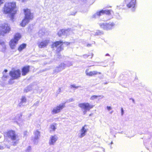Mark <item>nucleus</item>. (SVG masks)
Wrapping results in <instances>:
<instances>
[{
    "mask_svg": "<svg viewBox=\"0 0 152 152\" xmlns=\"http://www.w3.org/2000/svg\"><path fill=\"white\" fill-rule=\"evenodd\" d=\"M71 32L70 29L68 28L66 29H61L58 33V34L59 37L62 36H66L69 35Z\"/></svg>",
    "mask_w": 152,
    "mask_h": 152,
    "instance_id": "6",
    "label": "nucleus"
},
{
    "mask_svg": "<svg viewBox=\"0 0 152 152\" xmlns=\"http://www.w3.org/2000/svg\"><path fill=\"white\" fill-rule=\"evenodd\" d=\"M21 36L20 34L19 33H17L15 35L14 39H15L16 41L18 42V41L21 38Z\"/></svg>",
    "mask_w": 152,
    "mask_h": 152,
    "instance_id": "22",
    "label": "nucleus"
},
{
    "mask_svg": "<svg viewBox=\"0 0 152 152\" xmlns=\"http://www.w3.org/2000/svg\"><path fill=\"white\" fill-rule=\"evenodd\" d=\"M50 40L49 39H47L43 40L40 42L38 43V45L39 48H43L46 47L49 44Z\"/></svg>",
    "mask_w": 152,
    "mask_h": 152,
    "instance_id": "8",
    "label": "nucleus"
},
{
    "mask_svg": "<svg viewBox=\"0 0 152 152\" xmlns=\"http://www.w3.org/2000/svg\"><path fill=\"white\" fill-rule=\"evenodd\" d=\"M71 65H72V64H71L70 65H69V66H71Z\"/></svg>",
    "mask_w": 152,
    "mask_h": 152,
    "instance_id": "48",
    "label": "nucleus"
},
{
    "mask_svg": "<svg viewBox=\"0 0 152 152\" xmlns=\"http://www.w3.org/2000/svg\"><path fill=\"white\" fill-rule=\"evenodd\" d=\"M50 128L53 129V130H55L56 129L55 126L54 125H51Z\"/></svg>",
    "mask_w": 152,
    "mask_h": 152,
    "instance_id": "33",
    "label": "nucleus"
},
{
    "mask_svg": "<svg viewBox=\"0 0 152 152\" xmlns=\"http://www.w3.org/2000/svg\"><path fill=\"white\" fill-rule=\"evenodd\" d=\"M101 97V96L99 95H93L90 98V99L92 100H94L97 99L98 98Z\"/></svg>",
    "mask_w": 152,
    "mask_h": 152,
    "instance_id": "27",
    "label": "nucleus"
},
{
    "mask_svg": "<svg viewBox=\"0 0 152 152\" xmlns=\"http://www.w3.org/2000/svg\"><path fill=\"white\" fill-rule=\"evenodd\" d=\"M129 0H125V2ZM136 0H130V1L127 4L126 6L128 8H134L135 7Z\"/></svg>",
    "mask_w": 152,
    "mask_h": 152,
    "instance_id": "14",
    "label": "nucleus"
},
{
    "mask_svg": "<svg viewBox=\"0 0 152 152\" xmlns=\"http://www.w3.org/2000/svg\"><path fill=\"white\" fill-rule=\"evenodd\" d=\"M88 130V126L86 125H84L80 130L81 133L80 135V137H81L84 136Z\"/></svg>",
    "mask_w": 152,
    "mask_h": 152,
    "instance_id": "12",
    "label": "nucleus"
},
{
    "mask_svg": "<svg viewBox=\"0 0 152 152\" xmlns=\"http://www.w3.org/2000/svg\"><path fill=\"white\" fill-rule=\"evenodd\" d=\"M30 20L25 18L23 20L22 23H20V26L22 27H24L27 23H28Z\"/></svg>",
    "mask_w": 152,
    "mask_h": 152,
    "instance_id": "21",
    "label": "nucleus"
},
{
    "mask_svg": "<svg viewBox=\"0 0 152 152\" xmlns=\"http://www.w3.org/2000/svg\"><path fill=\"white\" fill-rule=\"evenodd\" d=\"M121 112H122V114H123V113L124 111H123V109L122 108H121Z\"/></svg>",
    "mask_w": 152,
    "mask_h": 152,
    "instance_id": "44",
    "label": "nucleus"
},
{
    "mask_svg": "<svg viewBox=\"0 0 152 152\" xmlns=\"http://www.w3.org/2000/svg\"><path fill=\"white\" fill-rule=\"evenodd\" d=\"M35 137L34 138L33 141L34 144H37L38 142V140L40 136L39 132L38 131H36L34 133Z\"/></svg>",
    "mask_w": 152,
    "mask_h": 152,
    "instance_id": "16",
    "label": "nucleus"
},
{
    "mask_svg": "<svg viewBox=\"0 0 152 152\" xmlns=\"http://www.w3.org/2000/svg\"><path fill=\"white\" fill-rule=\"evenodd\" d=\"M11 30L10 26L7 23H3L0 25V35L4 36L9 33Z\"/></svg>",
    "mask_w": 152,
    "mask_h": 152,
    "instance_id": "2",
    "label": "nucleus"
},
{
    "mask_svg": "<svg viewBox=\"0 0 152 152\" xmlns=\"http://www.w3.org/2000/svg\"><path fill=\"white\" fill-rule=\"evenodd\" d=\"M10 74L13 79H17L20 77V71L19 70H17L11 71Z\"/></svg>",
    "mask_w": 152,
    "mask_h": 152,
    "instance_id": "7",
    "label": "nucleus"
},
{
    "mask_svg": "<svg viewBox=\"0 0 152 152\" xmlns=\"http://www.w3.org/2000/svg\"><path fill=\"white\" fill-rule=\"evenodd\" d=\"M105 14L104 10H102L96 12L95 15L98 16H100L102 15Z\"/></svg>",
    "mask_w": 152,
    "mask_h": 152,
    "instance_id": "23",
    "label": "nucleus"
},
{
    "mask_svg": "<svg viewBox=\"0 0 152 152\" xmlns=\"http://www.w3.org/2000/svg\"><path fill=\"white\" fill-rule=\"evenodd\" d=\"M70 87L71 88L75 89V88H76L75 86L74 85H71Z\"/></svg>",
    "mask_w": 152,
    "mask_h": 152,
    "instance_id": "35",
    "label": "nucleus"
},
{
    "mask_svg": "<svg viewBox=\"0 0 152 152\" xmlns=\"http://www.w3.org/2000/svg\"><path fill=\"white\" fill-rule=\"evenodd\" d=\"M17 42H18L15 39H12L10 42V45L11 48L12 49H14Z\"/></svg>",
    "mask_w": 152,
    "mask_h": 152,
    "instance_id": "20",
    "label": "nucleus"
},
{
    "mask_svg": "<svg viewBox=\"0 0 152 152\" xmlns=\"http://www.w3.org/2000/svg\"><path fill=\"white\" fill-rule=\"evenodd\" d=\"M31 114H30L29 115V116L28 117H29L30 116H31Z\"/></svg>",
    "mask_w": 152,
    "mask_h": 152,
    "instance_id": "45",
    "label": "nucleus"
},
{
    "mask_svg": "<svg viewBox=\"0 0 152 152\" xmlns=\"http://www.w3.org/2000/svg\"><path fill=\"white\" fill-rule=\"evenodd\" d=\"M41 33L42 35H43L44 34V32L42 33V31H39V36L40 37L41 36V35H40V34Z\"/></svg>",
    "mask_w": 152,
    "mask_h": 152,
    "instance_id": "36",
    "label": "nucleus"
},
{
    "mask_svg": "<svg viewBox=\"0 0 152 152\" xmlns=\"http://www.w3.org/2000/svg\"><path fill=\"white\" fill-rule=\"evenodd\" d=\"M29 71V66H26L24 67L22 69V75L25 76Z\"/></svg>",
    "mask_w": 152,
    "mask_h": 152,
    "instance_id": "17",
    "label": "nucleus"
},
{
    "mask_svg": "<svg viewBox=\"0 0 152 152\" xmlns=\"http://www.w3.org/2000/svg\"><path fill=\"white\" fill-rule=\"evenodd\" d=\"M7 72V69H5L4 72H5V73H6Z\"/></svg>",
    "mask_w": 152,
    "mask_h": 152,
    "instance_id": "43",
    "label": "nucleus"
},
{
    "mask_svg": "<svg viewBox=\"0 0 152 152\" xmlns=\"http://www.w3.org/2000/svg\"><path fill=\"white\" fill-rule=\"evenodd\" d=\"M22 116V114H18V115L17 116H16V118H18V119H21V118Z\"/></svg>",
    "mask_w": 152,
    "mask_h": 152,
    "instance_id": "31",
    "label": "nucleus"
},
{
    "mask_svg": "<svg viewBox=\"0 0 152 152\" xmlns=\"http://www.w3.org/2000/svg\"><path fill=\"white\" fill-rule=\"evenodd\" d=\"M63 43H64L61 41L56 42L51 45V47L52 48H54L55 47L57 48V51L59 52L62 49L61 46Z\"/></svg>",
    "mask_w": 152,
    "mask_h": 152,
    "instance_id": "5",
    "label": "nucleus"
},
{
    "mask_svg": "<svg viewBox=\"0 0 152 152\" xmlns=\"http://www.w3.org/2000/svg\"><path fill=\"white\" fill-rule=\"evenodd\" d=\"M17 8L15 2L6 3L3 8L4 12L5 14H10L11 18H13L14 15L17 11Z\"/></svg>",
    "mask_w": 152,
    "mask_h": 152,
    "instance_id": "1",
    "label": "nucleus"
},
{
    "mask_svg": "<svg viewBox=\"0 0 152 152\" xmlns=\"http://www.w3.org/2000/svg\"><path fill=\"white\" fill-rule=\"evenodd\" d=\"M65 107L64 105H59L54 108L52 111L53 114L57 113L61 111L62 109Z\"/></svg>",
    "mask_w": 152,
    "mask_h": 152,
    "instance_id": "9",
    "label": "nucleus"
},
{
    "mask_svg": "<svg viewBox=\"0 0 152 152\" xmlns=\"http://www.w3.org/2000/svg\"><path fill=\"white\" fill-rule=\"evenodd\" d=\"M91 44H88L87 45V46L88 47H90L91 46Z\"/></svg>",
    "mask_w": 152,
    "mask_h": 152,
    "instance_id": "42",
    "label": "nucleus"
},
{
    "mask_svg": "<svg viewBox=\"0 0 152 152\" xmlns=\"http://www.w3.org/2000/svg\"><path fill=\"white\" fill-rule=\"evenodd\" d=\"M93 56V54L92 53H89L88 54H86L83 55V57L84 58L89 61L92 58Z\"/></svg>",
    "mask_w": 152,
    "mask_h": 152,
    "instance_id": "18",
    "label": "nucleus"
},
{
    "mask_svg": "<svg viewBox=\"0 0 152 152\" xmlns=\"http://www.w3.org/2000/svg\"><path fill=\"white\" fill-rule=\"evenodd\" d=\"M104 11L105 14L107 15H111V12L112 11L111 10H104Z\"/></svg>",
    "mask_w": 152,
    "mask_h": 152,
    "instance_id": "25",
    "label": "nucleus"
},
{
    "mask_svg": "<svg viewBox=\"0 0 152 152\" xmlns=\"http://www.w3.org/2000/svg\"><path fill=\"white\" fill-rule=\"evenodd\" d=\"M58 139L57 136L55 135H52L50 137L49 141L50 145H54Z\"/></svg>",
    "mask_w": 152,
    "mask_h": 152,
    "instance_id": "13",
    "label": "nucleus"
},
{
    "mask_svg": "<svg viewBox=\"0 0 152 152\" xmlns=\"http://www.w3.org/2000/svg\"><path fill=\"white\" fill-rule=\"evenodd\" d=\"M4 149V148L3 146H0V150H2Z\"/></svg>",
    "mask_w": 152,
    "mask_h": 152,
    "instance_id": "41",
    "label": "nucleus"
},
{
    "mask_svg": "<svg viewBox=\"0 0 152 152\" xmlns=\"http://www.w3.org/2000/svg\"><path fill=\"white\" fill-rule=\"evenodd\" d=\"M4 1L5 0H0V6L1 4H3Z\"/></svg>",
    "mask_w": 152,
    "mask_h": 152,
    "instance_id": "37",
    "label": "nucleus"
},
{
    "mask_svg": "<svg viewBox=\"0 0 152 152\" xmlns=\"http://www.w3.org/2000/svg\"><path fill=\"white\" fill-rule=\"evenodd\" d=\"M61 91V89L60 88H59L57 90L56 93L57 94H59Z\"/></svg>",
    "mask_w": 152,
    "mask_h": 152,
    "instance_id": "34",
    "label": "nucleus"
},
{
    "mask_svg": "<svg viewBox=\"0 0 152 152\" xmlns=\"http://www.w3.org/2000/svg\"><path fill=\"white\" fill-rule=\"evenodd\" d=\"M107 107L108 110H110L111 109V107Z\"/></svg>",
    "mask_w": 152,
    "mask_h": 152,
    "instance_id": "40",
    "label": "nucleus"
},
{
    "mask_svg": "<svg viewBox=\"0 0 152 152\" xmlns=\"http://www.w3.org/2000/svg\"><path fill=\"white\" fill-rule=\"evenodd\" d=\"M86 75L89 76H92L98 74H101V72H99L96 71H89V69H87L85 71Z\"/></svg>",
    "mask_w": 152,
    "mask_h": 152,
    "instance_id": "10",
    "label": "nucleus"
},
{
    "mask_svg": "<svg viewBox=\"0 0 152 152\" xmlns=\"http://www.w3.org/2000/svg\"><path fill=\"white\" fill-rule=\"evenodd\" d=\"M26 44H23L20 45L18 48V50L19 51H21L23 50L26 48Z\"/></svg>",
    "mask_w": 152,
    "mask_h": 152,
    "instance_id": "24",
    "label": "nucleus"
},
{
    "mask_svg": "<svg viewBox=\"0 0 152 152\" xmlns=\"http://www.w3.org/2000/svg\"><path fill=\"white\" fill-rule=\"evenodd\" d=\"M114 24L113 23H103L100 24V27L104 30H109L112 28Z\"/></svg>",
    "mask_w": 152,
    "mask_h": 152,
    "instance_id": "4",
    "label": "nucleus"
},
{
    "mask_svg": "<svg viewBox=\"0 0 152 152\" xmlns=\"http://www.w3.org/2000/svg\"><path fill=\"white\" fill-rule=\"evenodd\" d=\"M106 56H109V55L108 54H107L106 55Z\"/></svg>",
    "mask_w": 152,
    "mask_h": 152,
    "instance_id": "46",
    "label": "nucleus"
},
{
    "mask_svg": "<svg viewBox=\"0 0 152 152\" xmlns=\"http://www.w3.org/2000/svg\"><path fill=\"white\" fill-rule=\"evenodd\" d=\"M0 50L3 52H4L6 49V47L4 42L0 40Z\"/></svg>",
    "mask_w": 152,
    "mask_h": 152,
    "instance_id": "19",
    "label": "nucleus"
},
{
    "mask_svg": "<svg viewBox=\"0 0 152 152\" xmlns=\"http://www.w3.org/2000/svg\"><path fill=\"white\" fill-rule=\"evenodd\" d=\"M73 100V99H70L69 100H67L66 101V102H65L64 104L68 103L72 101Z\"/></svg>",
    "mask_w": 152,
    "mask_h": 152,
    "instance_id": "32",
    "label": "nucleus"
},
{
    "mask_svg": "<svg viewBox=\"0 0 152 152\" xmlns=\"http://www.w3.org/2000/svg\"><path fill=\"white\" fill-rule=\"evenodd\" d=\"M7 137L11 139L14 142L13 145H15L17 142L18 140V135L16 134L15 132L13 130L8 131L7 133Z\"/></svg>",
    "mask_w": 152,
    "mask_h": 152,
    "instance_id": "3",
    "label": "nucleus"
},
{
    "mask_svg": "<svg viewBox=\"0 0 152 152\" xmlns=\"http://www.w3.org/2000/svg\"><path fill=\"white\" fill-rule=\"evenodd\" d=\"M32 86L30 85L27 86L26 88L25 89L24 91L25 92H27L29 91L32 89Z\"/></svg>",
    "mask_w": 152,
    "mask_h": 152,
    "instance_id": "26",
    "label": "nucleus"
},
{
    "mask_svg": "<svg viewBox=\"0 0 152 152\" xmlns=\"http://www.w3.org/2000/svg\"><path fill=\"white\" fill-rule=\"evenodd\" d=\"M83 104V105H84V104Z\"/></svg>",
    "mask_w": 152,
    "mask_h": 152,
    "instance_id": "47",
    "label": "nucleus"
},
{
    "mask_svg": "<svg viewBox=\"0 0 152 152\" xmlns=\"http://www.w3.org/2000/svg\"><path fill=\"white\" fill-rule=\"evenodd\" d=\"M25 17V18L30 20L32 19L33 18V15L31 13L29 10L27 9L24 10Z\"/></svg>",
    "mask_w": 152,
    "mask_h": 152,
    "instance_id": "11",
    "label": "nucleus"
},
{
    "mask_svg": "<svg viewBox=\"0 0 152 152\" xmlns=\"http://www.w3.org/2000/svg\"><path fill=\"white\" fill-rule=\"evenodd\" d=\"M65 67V64H61L56 68L54 71L56 72H58L62 70Z\"/></svg>",
    "mask_w": 152,
    "mask_h": 152,
    "instance_id": "15",
    "label": "nucleus"
},
{
    "mask_svg": "<svg viewBox=\"0 0 152 152\" xmlns=\"http://www.w3.org/2000/svg\"><path fill=\"white\" fill-rule=\"evenodd\" d=\"M83 106V107L85 110H89L90 107L89 105H82Z\"/></svg>",
    "mask_w": 152,
    "mask_h": 152,
    "instance_id": "28",
    "label": "nucleus"
},
{
    "mask_svg": "<svg viewBox=\"0 0 152 152\" xmlns=\"http://www.w3.org/2000/svg\"><path fill=\"white\" fill-rule=\"evenodd\" d=\"M7 77H8V76H7L6 75H3V78H7Z\"/></svg>",
    "mask_w": 152,
    "mask_h": 152,
    "instance_id": "38",
    "label": "nucleus"
},
{
    "mask_svg": "<svg viewBox=\"0 0 152 152\" xmlns=\"http://www.w3.org/2000/svg\"><path fill=\"white\" fill-rule=\"evenodd\" d=\"M26 101V98L25 97L23 96H22L21 99V101L22 102L24 103Z\"/></svg>",
    "mask_w": 152,
    "mask_h": 152,
    "instance_id": "29",
    "label": "nucleus"
},
{
    "mask_svg": "<svg viewBox=\"0 0 152 152\" xmlns=\"http://www.w3.org/2000/svg\"><path fill=\"white\" fill-rule=\"evenodd\" d=\"M31 147L30 146H29L27 148L26 152H31Z\"/></svg>",
    "mask_w": 152,
    "mask_h": 152,
    "instance_id": "30",
    "label": "nucleus"
},
{
    "mask_svg": "<svg viewBox=\"0 0 152 152\" xmlns=\"http://www.w3.org/2000/svg\"><path fill=\"white\" fill-rule=\"evenodd\" d=\"M27 131H25L24 133V136L26 135L27 134Z\"/></svg>",
    "mask_w": 152,
    "mask_h": 152,
    "instance_id": "39",
    "label": "nucleus"
}]
</instances>
